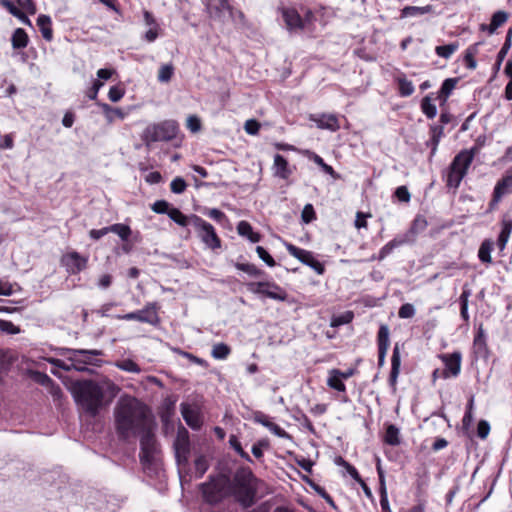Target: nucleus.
<instances>
[{
  "mask_svg": "<svg viewBox=\"0 0 512 512\" xmlns=\"http://www.w3.org/2000/svg\"><path fill=\"white\" fill-rule=\"evenodd\" d=\"M114 416L117 434L123 440L139 434L150 424L147 406L131 396H123L118 400Z\"/></svg>",
  "mask_w": 512,
  "mask_h": 512,
  "instance_id": "obj_1",
  "label": "nucleus"
},
{
  "mask_svg": "<svg viewBox=\"0 0 512 512\" xmlns=\"http://www.w3.org/2000/svg\"><path fill=\"white\" fill-rule=\"evenodd\" d=\"M72 393L76 403L91 416H95L103 405L104 387L95 381H76Z\"/></svg>",
  "mask_w": 512,
  "mask_h": 512,
  "instance_id": "obj_2",
  "label": "nucleus"
},
{
  "mask_svg": "<svg viewBox=\"0 0 512 512\" xmlns=\"http://www.w3.org/2000/svg\"><path fill=\"white\" fill-rule=\"evenodd\" d=\"M231 496L244 508L252 506L257 493V478L249 468H239L230 480Z\"/></svg>",
  "mask_w": 512,
  "mask_h": 512,
  "instance_id": "obj_3",
  "label": "nucleus"
},
{
  "mask_svg": "<svg viewBox=\"0 0 512 512\" xmlns=\"http://www.w3.org/2000/svg\"><path fill=\"white\" fill-rule=\"evenodd\" d=\"M479 153V147L460 151L452 160L446 176V185L450 188H458L462 179L467 174L474 157Z\"/></svg>",
  "mask_w": 512,
  "mask_h": 512,
  "instance_id": "obj_4",
  "label": "nucleus"
},
{
  "mask_svg": "<svg viewBox=\"0 0 512 512\" xmlns=\"http://www.w3.org/2000/svg\"><path fill=\"white\" fill-rule=\"evenodd\" d=\"M230 478L226 475L209 476V480L200 485L202 497L209 504H217L231 496Z\"/></svg>",
  "mask_w": 512,
  "mask_h": 512,
  "instance_id": "obj_5",
  "label": "nucleus"
},
{
  "mask_svg": "<svg viewBox=\"0 0 512 512\" xmlns=\"http://www.w3.org/2000/svg\"><path fill=\"white\" fill-rule=\"evenodd\" d=\"M179 132V126L174 120H165L149 124L143 131L141 139L149 147L153 142H168L173 140Z\"/></svg>",
  "mask_w": 512,
  "mask_h": 512,
  "instance_id": "obj_6",
  "label": "nucleus"
},
{
  "mask_svg": "<svg viewBox=\"0 0 512 512\" xmlns=\"http://www.w3.org/2000/svg\"><path fill=\"white\" fill-rule=\"evenodd\" d=\"M192 226L195 228L198 237L207 247L213 250L220 248V238L217 236L215 228L209 222L193 214Z\"/></svg>",
  "mask_w": 512,
  "mask_h": 512,
  "instance_id": "obj_7",
  "label": "nucleus"
},
{
  "mask_svg": "<svg viewBox=\"0 0 512 512\" xmlns=\"http://www.w3.org/2000/svg\"><path fill=\"white\" fill-rule=\"evenodd\" d=\"M173 447L177 464L183 467L187 466L189 462L191 444L189 433L185 428H182L177 432Z\"/></svg>",
  "mask_w": 512,
  "mask_h": 512,
  "instance_id": "obj_8",
  "label": "nucleus"
},
{
  "mask_svg": "<svg viewBox=\"0 0 512 512\" xmlns=\"http://www.w3.org/2000/svg\"><path fill=\"white\" fill-rule=\"evenodd\" d=\"M63 355H67V361H74L80 364L85 365H93L98 366L101 362L99 359H97L98 356H101L103 352L98 349H71L66 348L63 349Z\"/></svg>",
  "mask_w": 512,
  "mask_h": 512,
  "instance_id": "obj_9",
  "label": "nucleus"
},
{
  "mask_svg": "<svg viewBox=\"0 0 512 512\" xmlns=\"http://www.w3.org/2000/svg\"><path fill=\"white\" fill-rule=\"evenodd\" d=\"M285 246L291 256L297 258L300 262L312 268L317 274L322 275L324 273V265L314 257L312 252L296 247L290 243H286Z\"/></svg>",
  "mask_w": 512,
  "mask_h": 512,
  "instance_id": "obj_10",
  "label": "nucleus"
},
{
  "mask_svg": "<svg viewBox=\"0 0 512 512\" xmlns=\"http://www.w3.org/2000/svg\"><path fill=\"white\" fill-rule=\"evenodd\" d=\"M140 458L142 462H150L157 451V443L154 434L151 432L150 424L143 431H140Z\"/></svg>",
  "mask_w": 512,
  "mask_h": 512,
  "instance_id": "obj_11",
  "label": "nucleus"
},
{
  "mask_svg": "<svg viewBox=\"0 0 512 512\" xmlns=\"http://www.w3.org/2000/svg\"><path fill=\"white\" fill-rule=\"evenodd\" d=\"M156 303H148L143 309L130 312L125 315H118V319L136 320L143 323L155 324L158 321Z\"/></svg>",
  "mask_w": 512,
  "mask_h": 512,
  "instance_id": "obj_12",
  "label": "nucleus"
},
{
  "mask_svg": "<svg viewBox=\"0 0 512 512\" xmlns=\"http://www.w3.org/2000/svg\"><path fill=\"white\" fill-rule=\"evenodd\" d=\"M282 16L284 22L290 31L302 30L307 22H310L313 18L311 11H307L305 19H302L300 14L292 8L282 10Z\"/></svg>",
  "mask_w": 512,
  "mask_h": 512,
  "instance_id": "obj_13",
  "label": "nucleus"
},
{
  "mask_svg": "<svg viewBox=\"0 0 512 512\" xmlns=\"http://www.w3.org/2000/svg\"><path fill=\"white\" fill-rule=\"evenodd\" d=\"M61 262L70 274H77L86 269L88 258L76 251L68 252L62 256Z\"/></svg>",
  "mask_w": 512,
  "mask_h": 512,
  "instance_id": "obj_14",
  "label": "nucleus"
},
{
  "mask_svg": "<svg viewBox=\"0 0 512 512\" xmlns=\"http://www.w3.org/2000/svg\"><path fill=\"white\" fill-rule=\"evenodd\" d=\"M445 368L441 371L442 378L456 377L461 370L462 355L460 352H453L451 354H443L440 356Z\"/></svg>",
  "mask_w": 512,
  "mask_h": 512,
  "instance_id": "obj_15",
  "label": "nucleus"
},
{
  "mask_svg": "<svg viewBox=\"0 0 512 512\" xmlns=\"http://www.w3.org/2000/svg\"><path fill=\"white\" fill-rule=\"evenodd\" d=\"M390 331L386 324H382L379 327L377 334V345H378V366L382 367L385 364V358L390 346Z\"/></svg>",
  "mask_w": 512,
  "mask_h": 512,
  "instance_id": "obj_16",
  "label": "nucleus"
},
{
  "mask_svg": "<svg viewBox=\"0 0 512 512\" xmlns=\"http://www.w3.org/2000/svg\"><path fill=\"white\" fill-rule=\"evenodd\" d=\"M512 188V170H508L506 174L496 183L493 191V198L490 205L497 204L504 195L510 192Z\"/></svg>",
  "mask_w": 512,
  "mask_h": 512,
  "instance_id": "obj_17",
  "label": "nucleus"
},
{
  "mask_svg": "<svg viewBox=\"0 0 512 512\" xmlns=\"http://www.w3.org/2000/svg\"><path fill=\"white\" fill-rule=\"evenodd\" d=\"M180 407L182 417L185 420L186 424L194 430L199 429L202 425V420L199 415V412L187 403H182Z\"/></svg>",
  "mask_w": 512,
  "mask_h": 512,
  "instance_id": "obj_18",
  "label": "nucleus"
},
{
  "mask_svg": "<svg viewBox=\"0 0 512 512\" xmlns=\"http://www.w3.org/2000/svg\"><path fill=\"white\" fill-rule=\"evenodd\" d=\"M473 349L474 353L478 357L487 358L489 354L487 340H486V334L485 330L483 328V325L480 324L477 329V333L473 340Z\"/></svg>",
  "mask_w": 512,
  "mask_h": 512,
  "instance_id": "obj_19",
  "label": "nucleus"
},
{
  "mask_svg": "<svg viewBox=\"0 0 512 512\" xmlns=\"http://www.w3.org/2000/svg\"><path fill=\"white\" fill-rule=\"evenodd\" d=\"M206 9L211 18L221 20L230 7L227 0H207Z\"/></svg>",
  "mask_w": 512,
  "mask_h": 512,
  "instance_id": "obj_20",
  "label": "nucleus"
},
{
  "mask_svg": "<svg viewBox=\"0 0 512 512\" xmlns=\"http://www.w3.org/2000/svg\"><path fill=\"white\" fill-rule=\"evenodd\" d=\"M253 420L256 423L263 425L264 427L269 429L270 432H272L273 434H275L279 437H283L286 435V432L284 431V429H282L276 423L272 422L271 418L268 415L264 414L263 412H260V411L254 412Z\"/></svg>",
  "mask_w": 512,
  "mask_h": 512,
  "instance_id": "obj_21",
  "label": "nucleus"
},
{
  "mask_svg": "<svg viewBox=\"0 0 512 512\" xmlns=\"http://www.w3.org/2000/svg\"><path fill=\"white\" fill-rule=\"evenodd\" d=\"M400 365H401V356L399 344L396 343L393 348V353L391 357V371L389 375V383L392 387H395L398 375L400 373Z\"/></svg>",
  "mask_w": 512,
  "mask_h": 512,
  "instance_id": "obj_22",
  "label": "nucleus"
},
{
  "mask_svg": "<svg viewBox=\"0 0 512 512\" xmlns=\"http://www.w3.org/2000/svg\"><path fill=\"white\" fill-rule=\"evenodd\" d=\"M273 170L274 175L281 179H287L292 174L287 160L280 154L274 156Z\"/></svg>",
  "mask_w": 512,
  "mask_h": 512,
  "instance_id": "obj_23",
  "label": "nucleus"
},
{
  "mask_svg": "<svg viewBox=\"0 0 512 512\" xmlns=\"http://www.w3.org/2000/svg\"><path fill=\"white\" fill-rule=\"evenodd\" d=\"M317 126L321 129H327L330 131H337L340 129L339 120L334 114H322L317 119H313Z\"/></svg>",
  "mask_w": 512,
  "mask_h": 512,
  "instance_id": "obj_24",
  "label": "nucleus"
},
{
  "mask_svg": "<svg viewBox=\"0 0 512 512\" xmlns=\"http://www.w3.org/2000/svg\"><path fill=\"white\" fill-rule=\"evenodd\" d=\"M508 19V13L505 11H497L492 15L491 22L489 25L482 24L481 30H487L490 34H493L497 28L502 26Z\"/></svg>",
  "mask_w": 512,
  "mask_h": 512,
  "instance_id": "obj_25",
  "label": "nucleus"
},
{
  "mask_svg": "<svg viewBox=\"0 0 512 512\" xmlns=\"http://www.w3.org/2000/svg\"><path fill=\"white\" fill-rule=\"evenodd\" d=\"M237 232L240 236L248 238L252 243H257L261 239L260 234L254 232L250 223L244 220L238 223Z\"/></svg>",
  "mask_w": 512,
  "mask_h": 512,
  "instance_id": "obj_26",
  "label": "nucleus"
},
{
  "mask_svg": "<svg viewBox=\"0 0 512 512\" xmlns=\"http://www.w3.org/2000/svg\"><path fill=\"white\" fill-rule=\"evenodd\" d=\"M512 232V220L504 218L502 220V228L497 239V246L500 250H504Z\"/></svg>",
  "mask_w": 512,
  "mask_h": 512,
  "instance_id": "obj_27",
  "label": "nucleus"
},
{
  "mask_svg": "<svg viewBox=\"0 0 512 512\" xmlns=\"http://www.w3.org/2000/svg\"><path fill=\"white\" fill-rule=\"evenodd\" d=\"M37 25L45 40L51 41L53 38V31L51 28V18L47 15H39L37 18Z\"/></svg>",
  "mask_w": 512,
  "mask_h": 512,
  "instance_id": "obj_28",
  "label": "nucleus"
},
{
  "mask_svg": "<svg viewBox=\"0 0 512 512\" xmlns=\"http://www.w3.org/2000/svg\"><path fill=\"white\" fill-rule=\"evenodd\" d=\"M28 42H29V38L24 29L17 28L14 30L12 37H11V43H12V47L14 49L25 48V47H27Z\"/></svg>",
  "mask_w": 512,
  "mask_h": 512,
  "instance_id": "obj_29",
  "label": "nucleus"
},
{
  "mask_svg": "<svg viewBox=\"0 0 512 512\" xmlns=\"http://www.w3.org/2000/svg\"><path fill=\"white\" fill-rule=\"evenodd\" d=\"M407 242V238L404 236V237H395L393 240H391L390 242H388L386 245H384L380 252H379V257L378 259L379 260H383L384 258H386L390 253H392V251L405 244Z\"/></svg>",
  "mask_w": 512,
  "mask_h": 512,
  "instance_id": "obj_30",
  "label": "nucleus"
},
{
  "mask_svg": "<svg viewBox=\"0 0 512 512\" xmlns=\"http://www.w3.org/2000/svg\"><path fill=\"white\" fill-rule=\"evenodd\" d=\"M433 12V7L431 5L417 7V6H406L401 10V17H414L420 16L427 13Z\"/></svg>",
  "mask_w": 512,
  "mask_h": 512,
  "instance_id": "obj_31",
  "label": "nucleus"
},
{
  "mask_svg": "<svg viewBox=\"0 0 512 512\" xmlns=\"http://www.w3.org/2000/svg\"><path fill=\"white\" fill-rule=\"evenodd\" d=\"M169 218L182 227L192 225V215H184L178 208L172 207L168 214Z\"/></svg>",
  "mask_w": 512,
  "mask_h": 512,
  "instance_id": "obj_32",
  "label": "nucleus"
},
{
  "mask_svg": "<svg viewBox=\"0 0 512 512\" xmlns=\"http://www.w3.org/2000/svg\"><path fill=\"white\" fill-rule=\"evenodd\" d=\"M385 443L396 446L400 444V431L398 427H396L394 424H389L386 427L385 436H384Z\"/></svg>",
  "mask_w": 512,
  "mask_h": 512,
  "instance_id": "obj_33",
  "label": "nucleus"
},
{
  "mask_svg": "<svg viewBox=\"0 0 512 512\" xmlns=\"http://www.w3.org/2000/svg\"><path fill=\"white\" fill-rule=\"evenodd\" d=\"M493 250V242L489 239H486L482 242L479 251L478 257L483 263H491V251Z\"/></svg>",
  "mask_w": 512,
  "mask_h": 512,
  "instance_id": "obj_34",
  "label": "nucleus"
},
{
  "mask_svg": "<svg viewBox=\"0 0 512 512\" xmlns=\"http://www.w3.org/2000/svg\"><path fill=\"white\" fill-rule=\"evenodd\" d=\"M458 82L457 78H447L442 83V86L439 91L438 97L442 99L443 101H446L447 98L450 96L452 91L454 90L456 84Z\"/></svg>",
  "mask_w": 512,
  "mask_h": 512,
  "instance_id": "obj_35",
  "label": "nucleus"
},
{
  "mask_svg": "<svg viewBox=\"0 0 512 512\" xmlns=\"http://www.w3.org/2000/svg\"><path fill=\"white\" fill-rule=\"evenodd\" d=\"M335 372L336 371L334 369L330 370L329 377L327 379V385L339 392H345L346 386L343 383V379L339 375H336Z\"/></svg>",
  "mask_w": 512,
  "mask_h": 512,
  "instance_id": "obj_36",
  "label": "nucleus"
},
{
  "mask_svg": "<svg viewBox=\"0 0 512 512\" xmlns=\"http://www.w3.org/2000/svg\"><path fill=\"white\" fill-rule=\"evenodd\" d=\"M209 461L205 455L198 456L194 461L195 477L202 478L206 471L209 469Z\"/></svg>",
  "mask_w": 512,
  "mask_h": 512,
  "instance_id": "obj_37",
  "label": "nucleus"
},
{
  "mask_svg": "<svg viewBox=\"0 0 512 512\" xmlns=\"http://www.w3.org/2000/svg\"><path fill=\"white\" fill-rule=\"evenodd\" d=\"M109 232L117 234L123 241H127L132 233L131 228L122 223L110 225Z\"/></svg>",
  "mask_w": 512,
  "mask_h": 512,
  "instance_id": "obj_38",
  "label": "nucleus"
},
{
  "mask_svg": "<svg viewBox=\"0 0 512 512\" xmlns=\"http://www.w3.org/2000/svg\"><path fill=\"white\" fill-rule=\"evenodd\" d=\"M231 353L230 347L225 343H217L213 346L211 355L215 359H226Z\"/></svg>",
  "mask_w": 512,
  "mask_h": 512,
  "instance_id": "obj_39",
  "label": "nucleus"
},
{
  "mask_svg": "<svg viewBox=\"0 0 512 512\" xmlns=\"http://www.w3.org/2000/svg\"><path fill=\"white\" fill-rule=\"evenodd\" d=\"M477 52V45H472L465 51L464 63L465 66L470 70H474L477 67V61L475 60V55Z\"/></svg>",
  "mask_w": 512,
  "mask_h": 512,
  "instance_id": "obj_40",
  "label": "nucleus"
},
{
  "mask_svg": "<svg viewBox=\"0 0 512 512\" xmlns=\"http://www.w3.org/2000/svg\"><path fill=\"white\" fill-rule=\"evenodd\" d=\"M422 112L429 118L433 119L437 114V108L432 103V99L429 95L425 96L421 101Z\"/></svg>",
  "mask_w": 512,
  "mask_h": 512,
  "instance_id": "obj_41",
  "label": "nucleus"
},
{
  "mask_svg": "<svg viewBox=\"0 0 512 512\" xmlns=\"http://www.w3.org/2000/svg\"><path fill=\"white\" fill-rule=\"evenodd\" d=\"M247 288L254 294H260V292H263L262 288H273L274 290L280 291V287L271 282H250L247 284Z\"/></svg>",
  "mask_w": 512,
  "mask_h": 512,
  "instance_id": "obj_42",
  "label": "nucleus"
},
{
  "mask_svg": "<svg viewBox=\"0 0 512 512\" xmlns=\"http://www.w3.org/2000/svg\"><path fill=\"white\" fill-rule=\"evenodd\" d=\"M173 74L174 66L171 63L164 64L159 69L157 79L161 83H168L171 80Z\"/></svg>",
  "mask_w": 512,
  "mask_h": 512,
  "instance_id": "obj_43",
  "label": "nucleus"
},
{
  "mask_svg": "<svg viewBox=\"0 0 512 512\" xmlns=\"http://www.w3.org/2000/svg\"><path fill=\"white\" fill-rule=\"evenodd\" d=\"M399 93L403 97L410 96L414 92V86L411 81L407 80L405 77L397 78Z\"/></svg>",
  "mask_w": 512,
  "mask_h": 512,
  "instance_id": "obj_44",
  "label": "nucleus"
},
{
  "mask_svg": "<svg viewBox=\"0 0 512 512\" xmlns=\"http://www.w3.org/2000/svg\"><path fill=\"white\" fill-rule=\"evenodd\" d=\"M458 43H450L447 45L437 46L435 52L438 56L448 59L458 49Z\"/></svg>",
  "mask_w": 512,
  "mask_h": 512,
  "instance_id": "obj_45",
  "label": "nucleus"
},
{
  "mask_svg": "<svg viewBox=\"0 0 512 512\" xmlns=\"http://www.w3.org/2000/svg\"><path fill=\"white\" fill-rule=\"evenodd\" d=\"M235 267L238 270H241V271L249 274L250 276L259 277V276H261L263 274V271L258 269L254 264H250V263H236Z\"/></svg>",
  "mask_w": 512,
  "mask_h": 512,
  "instance_id": "obj_46",
  "label": "nucleus"
},
{
  "mask_svg": "<svg viewBox=\"0 0 512 512\" xmlns=\"http://www.w3.org/2000/svg\"><path fill=\"white\" fill-rule=\"evenodd\" d=\"M116 366L126 372L139 373L141 371L137 363L130 359H124L116 363Z\"/></svg>",
  "mask_w": 512,
  "mask_h": 512,
  "instance_id": "obj_47",
  "label": "nucleus"
},
{
  "mask_svg": "<svg viewBox=\"0 0 512 512\" xmlns=\"http://www.w3.org/2000/svg\"><path fill=\"white\" fill-rule=\"evenodd\" d=\"M353 319V313L351 311H347L341 315L334 316L331 320L332 327H339L344 324H348Z\"/></svg>",
  "mask_w": 512,
  "mask_h": 512,
  "instance_id": "obj_48",
  "label": "nucleus"
},
{
  "mask_svg": "<svg viewBox=\"0 0 512 512\" xmlns=\"http://www.w3.org/2000/svg\"><path fill=\"white\" fill-rule=\"evenodd\" d=\"M231 447L245 460L251 461V458L247 452L242 449L241 443L235 435H231L229 438Z\"/></svg>",
  "mask_w": 512,
  "mask_h": 512,
  "instance_id": "obj_49",
  "label": "nucleus"
},
{
  "mask_svg": "<svg viewBox=\"0 0 512 512\" xmlns=\"http://www.w3.org/2000/svg\"><path fill=\"white\" fill-rule=\"evenodd\" d=\"M151 209L157 214H169L172 209L171 205L165 200H157L151 206Z\"/></svg>",
  "mask_w": 512,
  "mask_h": 512,
  "instance_id": "obj_50",
  "label": "nucleus"
},
{
  "mask_svg": "<svg viewBox=\"0 0 512 512\" xmlns=\"http://www.w3.org/2000/svg\"><path fill=\"white\" fill-rule=\"evenodd\" d=\"M262 291L263 292H260V294L274 300L283 301L286 298V294L281 288L280 291L274 290L273 288H262Z\"/></svg>",
  "mask_w": 512,
  "mask_h": 512,
  "instance_id": "obj_51",
  "label": "nucleus"
},
{
  "mask_svg": "<svg viewBox=\"0 0 512 512\" xmlns=\"http://www.w3.org/2000/svg\"><path fill=\"white\" fill-rule=\"evenodd\" d=\"M337 463L342 465L346 471L348 472V474L354 479L356 480L357 482H362V479L358 473V471L356 470V468L354 466H352L350 463L346 462L343 458L339 457L338 460H337Z\"/></svg>",
  "mask_w": 512,
  "mask_h": 512,
  "instance_id": "obj_52",
  "label": "nucleus"
},
{
  "mask_svg": "<svg viewBox=\"0 0 512 512\" xmlns=\"http://www.w3.org/2000/svg\"><path fill=\"white\" fill-rule=\"evenodd\" d=\"M187 184L182 177L174 178L170 183L171 191L175 194H182L186 190Z\"/></svg>",
  "mask_w": 512,
  "mask_h": 512,
  "instance_id": "obj_53",
  "label": "nucleus"
},
{
  "mask_svg": "<svg viewBox=\"0 0 512 512\" xmlns=\"http://www.w3.org/2000/svg\"><path fill=\"white\" fill-rule=\"evenodd\" d=\"M256 252L259 258L262 261H264L269 267H274L276 265V262L273 259V257L262 246H257Z\"/></svg>",
  "mask_w": 512,
  "mask_h": 512,
  "instance_id": "obj_54",
  "label": "nucleus"
},
{
  "mask_svg": "<svg viewBox=\"0 0 512 512\" xmlns=\"http://www.w3.org/2000/svg\"><path fill=\"white\" fill-rule=\"evenodd\" d=\"M415 315V308L412 304H403L398 311V316L402 319L412 318Z\"/></svg>",
  "mask_w": 512,
  "mask_h": 512,
  "instance_id": "obj_55",
  "label": "nucleus"
},
{
  "mask_svg": "<svg viewBox=\"0 0 512 512\" xmlns=\"http://www.w3.org/2000/svg\"><path fill=\"white\" fill-rule=\"evenodd\" d=\"M511 35H512V30H509L508 33H507V36H506V40H505L502 48L500 49V51L498 52V55H497L499 63L504 59V57L506 56L508 50L511 47Z\"/></svg>",
  "mask_w": 512,
  "mask_h": 512,
  "instance_id": "obj_56",
  "label": "nucleus"
},
{
  "mask_svg": "<svg viewBox=\"0 0 512 512\" xmlns=\"http://www.w3.org/2000/svg\"><path fill=\"white\" fill-rule=\"evenodd\" d=\"M244 129L249 135H256L260 130V124L254 119H249L244 124Z\"/></svg>",
  "mask_w": 512,
  "mask_h": 512,
  "instance_id": "obj_57",
  "label": "nucleus"
},
{
  "mask_svg": "<svg viewBox=\"0 0 512 512\" xmlns=\"http://www.w3.org/2000/svg\"><path fill=\"white\" fill-rule=\"evenodd\" d=\"M394 194L397 197V199L401 202L407 203L410 201L411 195L406 186H399L398 188H396Z\"/></svg>",
  "mask_w": 512,
  "mask_h": 512,
  "instance_id": "obj_58",
  "label": "nucleus"
},
{
  "mask_svg": "<svg viewBox=\"0 0 512 512\" xmlns=\"http://www.w3.org/2000/svg\"><path fill=\"white\" fill-rule=\"evenodd\" d=\"M490 432V425L486 420H480L477 425V435L481 439H486Z\"/></svg>",
  "mask_w": 512,
  "mask_h": 512,
  "instance_id": "obj_59",
  "label": "nucleus"
},
{
  "mask_svg": "<svg viewBox=\"0 0 512 512\" xmlns=\"http://www.w3.org/2000/svg\"><path fill=\"white\" fill-rule=\"evenodd\" d=\"M314 161L316 164H318L323 169L324 172H326L327 174H329L333 177H338V175L336 174V172L334 171L332 166L326 164L324 162V160L319 155L314 156Z\"/></svg>",
  "mask_w": 512,
  "mask_h": 512,
  "instance_id": "obj_60",
  "label": "nucleus"
},
{
  "mask_svg": "<svg viewBox=\"0 0 512 512\" xmlns=\"http://www.w3.org/2000/svg\"><path fill=\"white\" fill-rule=\"evenodd\" d=\"M124 96V91L118 86H112L109 89L108 97L112 102H118Z\"/></svg>",
  "mask_w": 512,
  "mask_h": 512,
  "instance_id": "obj_61",
  "label": "nucleus"
},
{
  "mask_svg": "<svg viewBox=\"0 0 512 512\" xmlns=\"http://www.w3.org/2000/svg\"><path fill=\"white\" fill-rule=\"evenodd\" d=\"M426 227H427V221L425 220V218H423L421 216H417L413 221V224L411 227V232L417 233L419 231H423Z\"/></svg>",
  "mask_w": 512,
  "mask_h": 512,
  "instance_id": "obj_62",
  "label": "nucleus"
},
{
  "mask_svg": "<svg viewBox=\"0 0 512 512\" xmlns=\"http://www.w3.org/2000/svg\"><path fill=\"white\" fill-rule=\"evenodd\" d=\"M315 218V211L311 204H307L304 206L302 211V220L305 223L311 222Z\"/></svg>",
  "mask_w": 512,
  "mask_h": 512,
  "instance_id": "obj_63",
  "label": "nucleus"
},
{
  "mask_svg": "<svg viewBox=\"0 0 512 512\" xmlns=\"http://www.w3.org/2000/svg\"><path fill=\"white\" fill-rule=\"evenodd\" d=\"M102 86H103V83L100 80H95L92 84V87L87 91V97L90 100H95L97 98L98 92Z\"/></svg>",
  "mask_w": 512,
  "mask_h": 512,
  "instance_id": "obj_64",
  "label": "nucleus"
}]
</instances>
